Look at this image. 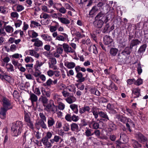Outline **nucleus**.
<instances>
[{
  "label": "nucleus",
  "instance_id": "f257e3e1",
  "mask_svg": "<svg viewBox=\"0 0 148 148\" xmlns=\"http://www.w3.org/2000/svg\"><path fill=\"white\" fill-rule=\"evenodd\" d=\"M23 127V123L20 121H17L12 123L11 127V133L13 136H17L21 132Z\"/></svg>",
  "mask_w": 148,
  "mask_h": 148
},
{
  "label": "nucleus",
  "instance_id": "f03ea898",
  "mask_svg": "<svg viewBox=\"0 0 148 148\" xmlns=\"http://www.w3.org/2000/svg\"><path fill=\"white\" fill-rule=\"evenodd\" d=\"M44 110L48 112H51L53 114L56 113L57 110V106L54 105L53 101L51 100L49 103L44 105Z\"/></svg>",
  "mask_w": 148,
  "mask_h": 148
},
{
  "label": "nucleus",
  "instance_id": "7ed1b4c3",
  "mask_svg": "<svg viewBox=\"0 0 148 148\" xmlns=\"http://www.w3.org/2000/svg\"><path fill=\"white\" fill-rule=\"evenodd\" d=\"M103 124V122L99 119H97L96 121L92 120L91 122L89 127L92 129L97 130L100 128V125Z\"/></svg>",
  "mask_w": 148,
  "mask_h": 148
},
{
  "label": "nucleus",
  "instance_id": "20e7f679",
  "mask_svg": "<svg viewBox=\"0 0 148 148\" xmlns=\"http://www.w3.org/2000/svg\"><path fill=\"white\" fill-rule=\"evenodd\" d=\"M3 105L4 108L8 110L12 109V106L11 105L10 101L5 97H3L2 99Z\"/></svg>",
  "mask_w": 148,
  "mask_h": 148
},
{
  "label": "nucleus",
  "instance_id": "39448f33",
  "mask_svg": "<svg viewBox=\"0 0 148 148\" xmlns=\"http://www.w3.org/2000/svg\"><path fill=\"white\" fill-rule=\"evenodd\" d=\"M24 121L27 123V125L30 129L33 130L34 129V125L33 122L31 121L30 117L28 113H25Z\"/></svg>",
  "mask_w": 148,
  "mask_h": 148
},
{
  "label": "nucleus",
  "instance_id": "423d86ee",
  "mask_svg": "<svg viewBox=\"0 0 148 148\" xmlns=\"http://www.w3.org/2000/svg\"><path fill=\"white\" fill-rule=\"evenodd\" d=\"M136 137L139 142L143 144L147 143V139L142 133L138 132L136 134Z\"/></svg>",
  "mask_w": 148,
  "mask_h": 148
},
{
  "label": "nucleus",
  "instance_id": "0eeeda50",
  "mask_svg": "<svg viewBox=\"0 0 148 148\" xmlns=\"http://www.w3.org/2000/svg\"><path fill=\"white\" fill-rule=\"evenodd\" d=\"M127 59V56L122 52L121 53L118 54L116 60L123 63H125Z\"/></svg>",
  "mask_w": 148,
  "mask_h": 148
},
{
  "label": "nucleus",
  "instance_id": "6e6552de",
  "mask_svg": "<svg viewBox=\"0 0 148 148\" xmlns=\"http://www.w3.org/2000/svg\"><path fill=\"white\" fill-rule=\"evenodd\" d=\"M62 47L64 51L67 53H73L75 52V50L67 43H63L62 45Z\"/></svg>",
  "mask_w": 148,
  "mask_h": 148
},
{
  "label": "nucleus",
  "instance_id": "1a4fd4ad",
  "mask_svg": "<svg viewBox=\"0 0 148 148\" xmlns=\"http://www.w3.org/2000/svg\"><path fill=\"white\" fill-rule=\"evenodd\" d=\"M141 89L138 87L134 88L132 90V96L133 98H138L141 96Z\"/></svg>",
  "mask_w": 148,
  "mask_h": 148
},
{
  "label": "nucleus",
  "instance_id": "9d476101",
  "mask_svg": "<svg viewBox=\"0 0 148 148\" xmlns=\"http://www.w3.org/2000/svg\"><path fill=\"white\" fill-rule=\"evenodd\" d=\"M46 121H39L35 124L36 127L38 130L40 129L41 127L45 129H46L47 126L45 123Z\"/></svg>",
  "mask_w": 148,
  "mask_h": 148
},
{
  "label": "nucleus",
  "instance_id": "9b49d317",
  "mask_svg": "<svg viewBox=\"0 0 148 148\" xmlns=\"http://www.w3.org/2000/svg\"><path fill=\"white\" fill-rule=\"evenodd\" d=\"M119 141L122 144H125L128 141V138L125 134L121 133L120 134Z\"/></svg>",
  "mask_w": 148,
  "mask_h": 148
},
{
  "label": "nucleus",
  "instance_id": "f8f14e48",
  "mask_svg": "<svg viewBox=\"0 0 148 148\" xmlns=\"http://www.w3.org/2000/svg\"><path fill=\"white\" fill-rule=\"evenodd\" d=\"M114 29V26L113 25L110 26L109 24L108 23L106 24L105 26L104 27L103 29L102 32L103 33L110 32L112 30Z\"/></svg>",
  "mask_w": 148,
  "mask_h": 148
},
{
  "label": "nucleus",
  "instance_id": "ddd939ff",
  "mask_svg": "<svg viewBox=\"0 0 148 148\" xmlns=\"http://www.w3.org/2000/svg\"><path fill=\"white\" fill-rule=\"evenodd\" d=\"M0 78L2 80H5L8 82L11 81V77L7 75L6 73L3 71L2 73L0 74Z\"/></svg>",
  "mask_w": 148,
  "mask_h": 148
},
{
  "label": "nucleus",
  "instance_id": "4468645a",
  "mask_svg": "<svg viewBox=\"0 0 148 148\" xmlns=\"http://www.w3.org/2000/svg\"><path fill=\"white\" fill-rule=\"evenodd\" d=\"M141 43V41L138 39H133L130 42V46L133 49V47L137 48L138 45Z\"/></svg>",
  "mask_w": 148,
  "mask_h": 148
},
{
  "label": "nucleus",
  "instance_id": "2eb2a0df",
  "mask_svg": "<svg viewBox=\"0 0 148 148\" xmlns=\"http://www.w3.org/2000/svg\"><path fill=\"white\" fill-rule=\"evenodd\" d=\"M103 40L105 45H108L112 43L113 39L110 36L106 35L103 37Z\"/></svg>",
  "mask_w": 148,
  "mask_h": 148
},
{
  "label": "nucleus",
  "instance_id": "dca6fc26",
  "mask_svg": "<svg viewBox=\"0 0 148 148\" xmlns=\"http://www.w3.org/2000/svg\"><path fill=\"white\" fill-rule=\"evenodd\" d=\"M99 116L103 118V119H100V120H102L105 122H107L108 121H110V119H109L108 116L106 113L100 111Z\"/></svg>",
  "mask_w": 148,
  "mask_h": 148
},
{
  "label": "nucleus",
  "instance_id": "f3484780",
  "mask_svg": "<svg viewBox=\"0 0 148 148\" xmlns=\"http://www.w3.org/2000/svg\"><path fill=\"white\" fill-rule=\"evenodd\" d=\"M63 36L58 35L56 38V40L59 41H64L65 40L68 39V36L67 34L64 33H62Z\"/></svg>",
  "mask_w": 148,
  "mask_h": 148
},
{
  "label": "nucleus",
  "instance_id": "a211bd4d",
  "mask_svg": "<svg viewBox=\"0 0 148 148\" xmlns=\"http://www.w3.org/2000/svg\"><path fill=\"white\" fill-rule=\"evenodd\" d=\"M107 14L103 10L98 13L95 17V19L101 20Z\"/></svg>",
  "mask_w": 148,
  "mask_h": 148
},
{
  "label": "nucleus",
  "instance_id": "6ab92c4d",
  "mask_svg": "<svg viewBox=\"0 0 148 148\" xmlns=\"http://www.w3.org/2000/svg\"><path fill=\"white\" fill-rule=\"evenodd\" d=\"M103 24V22L101 20L95 19L93 24L95 27L97 28H101Z\"/></svg>",
  "mask_w": 148,
  "mask_h": 148
},
{
  "label": "nucleus",
  "instance_id": "aec40b11",
  "mask_svg": "<svg viewBox=\"0 0 148 148\" xmlns=\"http://www.w3.org/2000/svg\"><path fill=\"white\" fill-rule=\"evenodd\" d=\"M76 77L78 79L76 81L77 82L79 83L83 82L85 80V78L83 77L82 73L77 74Z\"/></svg>",
  "mask_w": 148,
  "mask_h": 148
},
{
  "label": "nucleus",
  "instance_id": "412c9836",
  "mask_svg": "<svg viewBox=\"0 0 148 148\" xmlns=\"http://www.w3.org/2000/svg\"><path fill=\"white\" fill-rule=\"evenodd\" d=\"M108 15H107L106 18L105 20V22L107 23L109 20L110 19H112L114 17V13L112 11L110 10L108 12Z\"/></svg>",
  "mask_w": 148,
  "mask_h": 148
},
{
  "label": "nucleus",
  "instance_id": "4be33fe9",
  "mask_svg": "<svg viewBox=\"0 0 148 148\" xmlns=\"http://www.w3.org/2000/svg\"><path fill=\"white\" fill-rule=\"evenodd\" d=\"M58 19L62 23L66 25H68L70 23V21L69 19L65 17H58Z\"/></svg>",
  "mask_w": 148,
  "mask_h": 148
},
{
  "label": "nucleus",
  "instance_id": "5701e85b",
  "mask_svg": "<svg viewBox=\"0 0 148 148\" xmlns=\"http://www.w3.org/2000/svg\"><path fill=\"white\" fill-rule=\"evenodd\" d=\"M60 140V143H61L63 140V139L60 136L56 135L54 136V138L53 139H50V141L51 143L53 144L55 142H58Z\"/></svg>",
  "mask_w": 148,
  "mask_h": 148
},
{
  "label": "nucleus",
  "instance_id": "b1692460",
  "mask_svg": "<svg viewBox=\"0 0 148 148\" xmlns=\"http://www.w3.org/2000/svg\"><path fill=\"white\" fill-rule=\"evenodd\" d=\"M71 129L72 131L78 132L79 131V126L77 124L72 123L70 125Z\"/></svg>",
  "mask_w": 148,
  "mask_h": 148
},
{
  "label": "nucleus",
  "instance_id": "393cba45",
  "mask_svg": "<svg viewBox=\"0 0 148 148\" xmlns=\"http://www.w3.org/2000/svg\"><path fill=\"white\" fill-rule=\"evenodd\" d=\"M64 66L69 69H72L75 66V64L73 62H66L64 63Z\"/></svg>",
  "mask_w": 148,
  "mask_h": 148
},
{
  "label": "nucleus",
  "instance_id": "a878e982",
  "mask_svg": "<svg viewBox=\"0 0 148 148\" xmlns=\"http://www.w3.org/2000/svg\"><path fill=\"white\" fill-rule=\"evenodd\" d=\"M23 138H25L28 140L29 142H30V143H31L33 141L34 137L32 134L29 133L26 135V133H25L23 136Z\"/></svg>",
  "mask_w": 148,
  "mask_h": 148
},
{
  "label": "nucleus",
  "instance_id": "bb28decb",
  "mask_svg": "<svg viewBox=\"0 0 148 148\" xmlns=\"http://www.w3.org/2000/svg\"><path fill=\"white\" fill-rule=\"evenodd\" d=\"M132 145L134 148H139L142 147V145L138 141L134 139L131 140Z\"/></svg>",
  "mask_w": 148,
  "mask_h": 148
},
{
  "label": "nucleus",
  "instance_id": "cd10ccee",
  "mask_svg": "<svg viewBox=\"0 0 148 148\" xmlns=\"http://www.w3.org/2000/svg\"><path fill=\"white\" fill-rule=\"evenodd\" d=\"M133 49L129 45V47H126L122 52L126 56L130 55Z\"/></svg>",
  "mask_w": 148,
  "mask_h": 148
},
{
  "label": "nucleus",
  "instance_id": "c85d7f7f",
  "mask_svg": "<svg viewBox=\"0 0 148 148\" xmlns=\"http://www.w3.org/2000/svg\"><path fill=\"white\" fill-rule=\"evenodd\" d=\"M39 102H41L43 104V105H46L47 104L48 101V99L46 97L42 96H41L38 99Z\"/></svg>",
  "mask_w": 148,
  "mask_h": 148
},
{
  "label": "nucleus",
  "instance_id": "c756f323",
  "mask_svg": "<svg viewBox=\"0 0 148 148\" xmlns=\"http://www.w3.org/2000/svg\"><path fill=\"white\" fill-rule=\"evenodd\" d=\"M55 121L54 119L52 117H49L48 119L47 124L49 127H51L55 124Z\"/></svg>",
  "mask_w": 148,
  "mask_h": 148
},
{
  "label": "nucleus",
  "instance_id": "7c9ffc66",
  "mask_svg": "<svg viewBox=\"0 0 148 148\" xmlns=\"http://www.w3.org/2000/svg\"><path fill=\"white\" fill-rule=\"evenodd\" d=\"M98 9L96 5L93 6L91 9L89 11V15L91 16L95 14V13L98 11Z\"/></svg>",
  "mask_w": 148,
  "mask_h": 148
},
{
  "label": "nucleus",
  "instance_id": "2f4dec72",
  "mask_svg": "<svg viewBox=\"0 0 148 148\" xmlns=\"http://www.w3.org/2000/svg\"><path fill=\"white\" fill-rule=\"evenodd\" d=\"M75 97L72 96H69L65 99L66 101L70 104L75 101Z\"/></svg>",
  "mask_w": 148,
  "mask_h": 148
},
{
  "label": "nucleus",
  "instance_id": "473e14b6",
  "mask_svg": "<svg viewBox=\"0 0 148 148\" xmlns=\"http://www.w3.org/2000/svg\"><path fill=\"white\" fill-rule=\"evenodd\" d=\"M41 38L45 41H51L52 40L51 37L47 34H43L41 36Z\"/></svg>",
  "mask_w": 148,
  "mask_h": 148
},
{
  "label": "nucleus",
  "instance_id": "72a5a7b5",
  "mask_svg": "<svg viewBox=\"0 0 148 148\" xmlns=\"http://www.w3.org/2000/svg\"><path fill=\"white\" fill-rule=\"evenodd\" d=\"M31 100L32 103L36 102L38 100V97L34 94L32 93L30 94V98L29 99Z\"/></svg>",
  "mask_w": 148,
  "mask_h": 148
},
{
  "label": "nucleus",
  "instance_id": "f704fd0d",
  "mask_svg": "<svg viewBox=\"0 0 148 148\" xmlns=\"http://www.w3.org/2000/svg\"><path fill=\"white\" fill-rule=\"evenodd\" d=\"M108 125L109 129L111 130H115L117 129L116 125L114 124L113 122L110 120L108 123Z\"/></svg>",
  "mask_w": 148,
  "mask_h": 148
},
{
  "label": "nucleus",
  "instance_id": "c9c22d12",
  "mask_svg": "<svg viewBox=\"0 0 148 148\" xmlns=\"http://www.w3.org/2000/svg\"><path fill=\"white\" fill-rule=\"evenodd\" d=\"M70 107L75 113L76 114L78 113V110L77 105L74 104H72L70 105Z\"/></svg>",
  "mask_w": 148,
  "mask_h": 148
},
{
  "label": "nucleus",
  "instance_id": "e433bc0d",
  "mask_svg": "<svg viewBox=\"0 0 148 148\" xmlns=\"http://www.w3.org/2000/svg\"><path fill=\"white\" fill-rule=\"evenodd\" d=\"M8 110L3 107L1 108L0 110V114L2 116V119H4L6 117V112Z\"/></svg>",
  "mask_w": 148,
  "mask_h": 148
},
{
  "label": "nucleus",
  "instance_id": "4c0bfd02",
  "mask_svg": "<svg viewBox=\"0 0 148 148\" xmlns=\"http://www.w3.org/2000/svg\"><path fill=\"white\" fill-rule=\"evenodd\" d=\"M118 50L116 48H111L110 50V53L111 56H115L118 53Z\"/></svg>",
  "mask_w": 148,
  "mask_h": 148
},
{
  "label": "nucleus",
  "instance_id": "58836bf2",
  "mask_svg": "<svg viewBox=\"0 0 148 148\" xmlns=\"http://www.w3.org/2000/svg\"><path fill=\"white\" fill-rule=\"evenodd\" d=\"M73 34L78 39H81L85 37V35L84 34H81L80 32L77 31H74Z\"/></svg>",
  "mask_w": 148,
  "mask_h": 148
},
{
  "label": "nucleus",
  "instance_id": "ea45409f",
  "mask_svg": "<svg viewBox=\"0 0 148 148\" xmlns=\"http://www.w3.org/2000/svg\"><path fill=\"white\" fill-rule=\"evenodd\" d=\"M6 68L8 72H13L14 71L13 66L11 64H7L6 65Z\"/></svg>",
  "mask_w": 148,
  "mask_h": 148
},
{
  "label": "nucleus",
  "instance_id": "a19ab883",
  "mask_svg": "<svg viewBox=\"0 0 148 148\" xmlns=\"http://www.w3.org/2000/svg\"><path fill=\"white\" fill-rule=\"evenodd\" d=\"M40 78L43 82H45L46 79V78L45 76L43 74L41 75H40L39 77L37 78L36 79V81L37 82L39 83H41V82L40 79Z\"/></svg>",
  "mask_w": 148,
  "mask_h": 148
},
{
  "label": "nucleus",
  "instance_id": "79ce46f5",
  "mask_svg": "<svg viewBox=\"0 0 148 148\" xmlns=\"http://www.w3.org/2000/svg\"><path fill=\"white\" fill-rule=\"evenodd\" d=\"M108 88L109 89L111 90H116L118 89L117 87L116 86L114 83L112 82H111L110 85L108 86Z\"/></svg>",
  "mask_w": 148,
  "mask_h": 148
},
{
  "label": "nucleus",
  "instance_id": "37998d69",
  "mask_svg": "<svg viewBox=\"0 0 148 148\" xmlns=\"http://www.w3.org/2000/svg\"><path fill=\"white\" fill-rule=\"evenodd\" d=\"M30 26L31 27L34 28L36 27L41 26V25L39 24L38 22L32 21H31Z\"/></svg>",
  "mask_w": 148,
  "mask_h": 148
},
{
  "label": "nucleus",
  "instance_id": "c03bdc74",
  "mask_svg": "<svg viewBox=\"0 0 148 148\" xmlns=\"http://www.w3.org/2000/svg\"><path fill=\"white\" fill-rule=\"evenodd\" d=\"M94 107H93L91 110V111L92 112V113L93 114L94 116V117L95 119H97L98 117V114H99V113L100 112V111H97L96 110H95L94 109Z\"/></svg>",
  "mask_w": 148,
  "mask_h": 148
},
{
  "label": "nucleus",
  "instance_id": "a18cd8bd",
  "mask_svg": "<svg viewBox=\"0 0 148 148\" xmlns=\"http://www.w3.org/2000/svg\"><path fill=\"white\" fill-rule=\"evenodd\" d=\"M146 47V45L145 44L141 46L138 51V53L141 54L145 51Z\"/></svg>",
  "mask_w": 148,
  "mask_h": 148
},
{
  "label": "nucleus",
  "instance_id": "49530a36",
  "mask_svg": "<svg viewBox=\"0 0 148 148\" xmlns=\"http://www.w3.org/2000/svg\"><path fill=\"white\" fill-rule=\"evenodd\" d=\"M52 84L53 81L51 79H49L46 82L43 84V85L45 86H51Z\"/></svg>",
  "mask_w": 148,
  "mask_h": 148
},
{
  "label": "nucleus",
  "instance_id": "de8ad7c7",
  "mask_svg": "<svg viewBox=\"0 0 148 148\" xmlns=\"http://www.w3.org/2000/svg\"><path fill=\"white\" fill-rule=\"evenodd\" d=\"M43 45V42L42 41L39 40L38 38V40H36V42H34V45L38 47H41Z\"/></svg>",
  "mask_w": 148,
  "mask_h": 148
},
{
  "label": "nucleus",
  "instance_id": "09e8293b",
  "mask_svg": "<svg viewBox=\"0 0 148 148\" xmlns=\"http://www.w3.org/2000/svg\"><path fill=\"white\" fill-rule=\"evenodd\" d=\"M92 130L87 128V129L85 130V135L87 137H89L90 136L93 135L94 133H91Z\"/></svg>",
  "mask_w": 148,
  "mask_h": 148
},
{
  "label": "nucleus",
  "instance_id": "8fccbe9b",
  "mask_svg": "<svg viewBox=\"0 0 148 148\" xmlns=\"http://www.w3.org/2000/svg\"><path fill=\"white\" fill-rule=\"evenodd\" d=\"M5 29L7 32L9 33L13 32L14 30L13 27L10 25L6 26L5 28Z\"/></svg>",
  "mask_w": 148,
  "mask_h": 148
},
{
  "label": "nucleus",
  "instance_id": "3c124183",
  "mask_svg": "<svg viewBox=\"0 0 148 148\" xmlns=\"http://www.w3.org/2000/svg\"><path fill=\"white\" fill-rule=\"evenodd\" d=\"M79 117L78 116H76L75 114H73L72 115L71 121H73L75 122H76L78 121L79 119Z\"/></svg>",
  "mask_w": 148,
  "mask_h": 148
},
{
  "label": "nucleus",
  "instance_id": "603ef678",
  "mask_svg": "<svg viewBox=\"0 0 148 148\" xmlns=\"http://www.w3.org/2000/svg\"><path fill=\"white\" fill-rule=\"evenodd\" d=\"M63 130L65 132H68L70 130V125L68 123H65L63 127Z\"/></svg>",
  "mask_w": 148,
  "mask_h": 148
},
{
  "label": "nucleus",
  "instance_id": "864d4df0",
  "mask_svg": "<svg viewBox=\"0 0 148 148\" xmlns=\"http://www.w3.org/2000/svg\"><path fill=\"white\" fill-rule=\"evenodd\" d=\"M72 115L71 113L67 114L65 116V119L68 121H71Z\"/></svg>",
  "mask_w": 148,
  "mask_h": 148
},
{
  "label": "nucleus",
  "instance_id": "5fc2aeb1",
  "mask_svg": "<svg viewBox=\"0 0 148 148\" xmlns=\"http://www.w3.org/2000/svg\"><path fill=\"white\" fill-rule=\"evenodd\" d=\"M39 116L41 119L40 121H46V117L43 113L40 112Z\"/></svg>",
  "mask_w": 148,
  "mask_h": 148
},
{
  "label": "nucleus",
  "instance_id": "6e6d98bb",
  "mask_svg": "<svg viewBox=\"0 0 148 148\" xmlns=\"http://www.w3.org/2000/svg\"><path fill=\"white\" fill-rule=\"evenodd\" d=\"M57 10L63 14L65 13L66 11L65 8L63 6H62L60 8L57 9Z\"/></svg>",
  "mask_w": 148,
  "mask_h": 148
},
{
  "label": "nucleus",
  "instance_id": "4d7b16f0",
  "mask_svg": "<svg viewBox=\"0 0 148 148\" xmlns=\"http://www.w3.org/2000/svg\"><path fill=\"white\" fill-rule=\"evenodd\" d=\"M36 71L33 74L36 77H39L41 75V73L40 71L38 69H35Z\"/></svg>",
  "mask_w": 148,
  "mask_h": 148
},
{
  "label": "nucleus",
  "instance_id": "13d9d810",
  "mask_svg": "<svg viewBox=\"0 0 148 148\" xmlns=\"http://www.w3.org/2000/svg\"><path fill=\"white\" fill-rule=\"evenodd\" d=\"M143 83L142 80L141 79H138L137 80H135V82H134V84L135 85L137 86H139Z\"/></svg>",
  "mask_w": 148,
  "mask_h": 148
},
{
  "label": "nucleus",
  "instance_id": "bf43d9fd",
  "mask_svg": "<svg viewBox=\"0 0 148 148\" xmlns=\"http://www.w3.org/2000/svg\"><path fill=\"white\" fill-rule=\"evenodd\" d=\"M6 8L3 6H0V12L2 13L5 14L8 13L6 10Z\"/></svg>",
  "mask_w": 148,
  "mask_h": 148
},
{
  "label": "nucleus",
  "instance_id": "052dcab7",
  "mask_svg": "<svg viewBox=\"0 0 148 148\" xmlns=\"http://www.w3.org/2000/svg\"><path fill=\"white\" fill-rule=\"evenodd\" d=\"M128 119V118L126 117L123 116H122L119 121L124 123H125L127 121Z\"/></svg>",
  "mask_w": 148,
  "mask_h": 148
},
{
  "label": "nucleus",
  "instance_id": "680f3d73",
  "mask_svg": "<svg viewBox=\"0 0 148 148\" xmlns=\"http://www.w3.org/2000/svg\"><path fill=\"white\" fill-rule=\"evenodd\" d=\"M65 105L62 102H60L58 106V108L59 109L63 110L65 108Z\"/></svg>",
  "mask_w": 148,
  "mask_h": 148
},
{
  "label": "nucleus",
  "instance_id": "e2e57ef3",
  "mask_svg": "<svg viewBox=\"0 0 148 148\" xmlns=\"http://www.w3.org/2000/svg\"><path fill=\"white\" fill-rule=\"evenodd\" d=\"M83 108L85 112H87L89 113L91 112L90 111V108L89 106L84 105V106L83 107Z\"/></svg>",
  "mask_w": 148,
  "mask_h": 148
},
{
  "label": "nucleus",
  "instance_id": "0e129e2a",
  "mask_svg": "<svg viewBox=\"0 0 148 148\" xmlns=\"http://www.w3.org/2000/svg\"><path fill=\"white\" fill-rule=\"evenodd\" d=\"M10 15L13 18H18L19 16L18 13L16 12H11Z\"/></svg>",
  "mask_w": 148,
  "mask_h": 148
},
{
  "label": "nucleus",
  "instance_id": "69168bd1",
  "mask_svg": "<svg viewBox=\"0 0 148 148\" xmlns=\"http://www.w3.org/2000/svg\"><path fill=\"white\" fill-rule=\"evenodd\" d=\"M14 97L16 99H18L20 97V96L18 92L16 90H14L13 93Z\"/></svg>",
  "mask_w": 148,
  "mask_h": 148
},
{
  "label": "nucleus",
  "instance_id": "338daca9",
  "mask_svg": "<svg viewBox=\"0 0 148 148\" xmlns=\"http://www.w3.org/2000/svg\"><path fill=\"white\" fill-rule=\"evenodd\" d=\"M24 9V7L21 5H18L16 7V9L18 12H20L23 10Z\"/></svg>",
  "mask_w": 148,
  "mask_h": 148
},
{
  "label": "nucleus",
  "instance_id": "774afa93",
  "mask_svg": "<svg viewBox=\"0 0 148 148\" xmlns=\"http://www.w3.org/2000/svg\"><path fill=\"white\" fill-rule=\"evenodd\" d=\"M43 64L41 62H40L38 60L36 62V64L35 65L36 67H35V69H38Z\"/></svg>",
  "mask_w": 148,
  "mask_h": 148
}]
</instances>
